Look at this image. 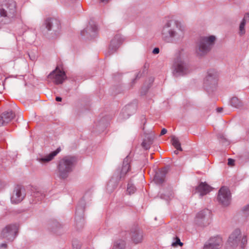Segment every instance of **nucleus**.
I'll return each instance as SVG.
<instances>
[{
  "mask_svg": "<svg viewBox=\"0 0 249 249\" xmlns=\"http://www.w3.org/2000/svg\"><path fill=\"white\" fill-rule=\"evenodd\" d=\"M184 34L181 23L174 19L167 20L161 30L162 38L168 43H177L181 40Z\"/></svg>",
  "mask_w": 249,
  "mask_h": 249,
  "instance_id": "f257e3e1",
  "label": "nucleus"
},
{
  "mask_svg": "<svg viewBox=\"0 0 249 249\" xmlns=\"http://www.w3.org/2000/svg\"><path fill=\"white\" fill-rule=\"evenodd\" d=\"M17 3L14 0H3L0 5V22L11 23L17 17Z\"/></svg>",
  "mask_w": 249,
  "mask_h": 249,
  "instance_id": "f03ea898",
  "label": "nucleus"
},
{
  "mask_svg": "<svg viewBox=\"0 0 249 249\" xmlns=\"http://www.w3.org/2000/svg\"><path fill=\"white\" fill-rule=\"evenodd\" d=\"M130 159L126 157L123 161L121 168L117 169L114 175L107 184V190L109 192H112L117 187L118 182L124 178L125 175L130 170Z\"/></svg>",
  "mask_w": 249,
  "mask_h": 249,
  "instance_id": "7ed1b4c3",
  "label": "nucleus"
},
{
  "mask_svg": "<svg viewBox=\"0 0 249 249\" xmlns=\"http://www.w3.org/2000/svg\"><path fill=\"white\" fill-rule=\"evenodd\" d=\"M76 159L73 156H66L60 160L57 165L58 176L61 179L67 178L72 171Z\"/></svg>",
  "mask_w": 249,
  "mask_h": 249,
  "instance_id": "20e7f679",
  "label": "nucleus"
},
{
  "mask_svg": "<svg viewBox=\"0 0 249 249\" xmlns=\"http://www.w3.org/2000/svg\"><path fill=\"white\" fill-rule=\"evenodd\" d=\"M216 38L214 36H201L198 41L196 52L198 56L206 54L213 46Z\"/></svg>",
  "mask_w": 249,
  "mask_h": 249,
  "instance_id": "39448f33",
  "label": "nucleus"
},
{
  "mask_svg": "<svg viewBox=\"0 0 249 249\" xmlns=\"http://www.w3.org/2000/svg\"><path fill=\"white\" fill-rule=\"evenodd\" d=\"M190 72L188 65L182 60L180 56L178 57L173 65V74L175 77L184 76Z\"/></svg>",
  "mask_w": 249,
  "mask_h": 249,
  "instance_id": "423d86ee",
  "label": "nucleus"
},
{
  "mask_svg": "<svg viewBox=\"0 0 249 249\" xmlns=\"http://www.w3.org/2000/svg\"><path fill=\"white\" fill-rule=\"evenodd\" d=\"M195 221L196 224L201 227L209 225L211 222V211L207 209L200 211L197 213Z\"/></svg>",
  "mask_w": 249,
  "mask_h": 249,
  "instance_id": "0eeeda50",
  "label": "nucleus"
},
{
  "mask_svg": "<svg viewBox=\"0 0 249 249\" xmlns=\"http://www.w3.org/2000/svg\"><path fill=\"white\" fill-rule=\"evenodd\" d=\"M218 202L224 206H228L231 200V192L229 188L222 187L218 191L217 196Z\"/></svg>",
  "mask_w": 249,
  "mask_h": 249,
  "instance_id": "6e6552de",
  "label": "nucleus"
},
{
  "mask_svg": "<svg viewBox=\"0 0 249 249\" xmlns=\"http://www.w3.org/2000/svg\"><path fill=\"white\" fill-rule=\"evenodd\" d=\"M18 232V228L16 225H9L1 231V236L9 241H13Z\"/></svg>",
  "mask_w": 249,
  "mask_h": 249,
  "instance_id": "1a4fd4ad",
  "label": "nucleus"
},
{
  "mask_svg": "<svg viewBox=\"0 0 249 249\" xmlns=\"http://www.w3.org/2000/svg\"><path fill=\"white\" fill-rule=\"evenodd\" d=\"M48 78L53 80L55 84L59 85L63 83L66 79V75L64 71L56 68L49 74Z\"/></svg>",
  "mask_w": 249,
  "mask_h": 249,
  "instance_id": "9d476101",
  "label": "nucleus"
},
{
  "mask_svg": "<svg viewBox=\"0 0 249 249\" xmlns=\"http://www.w3.org/2000/svg\"><path fill=\"white\" fill-rule=\"evenodd\" d=\"M25 196L24 188L21 185H17L15 186L11 197V201L12 203H18L23 199Z\"/></svg>",
  "mask_w": 249,
  "mask_h": 249,
  "instance_id": "9b49d317",
  "label": "nucleus"
},
{
  "mask_svg": "<svg viewBox=\"0 0 249 249\" xmlns=\"http://www.w3.org/2000/svg\"><path fill=\"white\" fill-rule=\"evenodd\" d=\"M222 238L219 236L210 238L204 245V249H218L223 245Z\"/></svg>",
  "mask_w": 249,
  "mask_h": 249,
  "instance_id": "f8f14e48",
  "label": "nucleus"
},
{
  "mask_svg": "<svg viewBox=\"0 0 249 249\" xmlns=\"http://www.w3.org/2000/svg\"><path fill=\"white\" fill-rule=\"evenodd\" d=\"M97 27L94 23H89V24L81 32V36L88 38H92L97 34Z\"/></svg>",
  "mask_w": 249,
  "mask_h": 249,
  "instance_id": "ddd939ff",
  "label": "nucleus"
},
{
  "mask_svg": "<svg viewBox=\"0 0 249 249\" xmlns=\"http://www.w3.org/2000/svg\"><path fill=\"white\" fill-rule=\"evenodd\" d=\"M123 42V39L120 35H116L111 40L109 46L108 54L114 53L120 47Z\"/></svg>",
  "mask_w": 249,
  "mask_h": 249,
  "instance_id": "4468645a",
  "label": "nucleus"
},
{
  "mask_svg": "<svg viewBox=\"0 0 249 249\" xmlns=\"http://www.w3.org/2000/svg\"><path fill=\"white\" fill-rule=\"evenodd\" d=\"M218 75L217 72L213 70H209L208 71V74L204 80V85L205 87L215 86L217 82Z\"/></svg>",
  "mask_w": 249,
  "mask_h": 249,
  "instance_id": "2eb2a0df",
  "label": "nucleus"
},
{
  "mask_svg": "<svg viewBox=\"0 0 249 249\" xmlns=\"http://www.w3.org/2000/svg\"><path fill=\"white\" fill-rule=\"evenodd\" d=\"M130 235L132 241L135 244L142 242L143 239V232L138 226H134L131 228Z\"/></svg>",
  "mask_w": 249,
  "mask_h": 249,
  "instance_id": "dca6fc26",
  "label": "nucleus"
},
{
  "mask_svg": "<svg viewBox=\"0 0 249 249\" xmlns=\"http://www.w3.org/2000/svg\"><path fill=\"white\" fill-rule=\"evenodd\" d=\"M46 28L48 31L57 32L60 28V22L59 20L55 18H48L45 21Z\"/></svg>",
  "mask_w": 249,
  "mask_h": 249,
  "instance_id": "f3484780",
  "label": "nucleus"
},
{
  "mask_svg": "<svg viewBox=\"0 0 249 249\" xmlns=\"http://www.w3.org/2000/svg\"><path fill=\"white\" fill-rule=\"evenodd\" d=\"M241 239L240 231L236 229L230 236L228 239V243L231 247H236L240 243Z\"/></svg>",
  "mask_w": 249,
  "mask_h": 249,
  "instance_id": "a211bd4d",
  "label": "nucleus"
},
{
  "mask_svg": "<svg viewBox=\"0 0 249 249\" xmlns=\"http://www.w3.org/2000/svg\"><path fill=\"white\" fill-rule=\"evenodd\" d=\"M15 117V113L11 110L3 112L0 116V126L7 124Z\"/></svg>",
  "mask_w": 249,
  "mask_h": 249,
  "instance_id": "6ab92c4d",
  "label": "nucleus"
},
{
  "mask_svg": "<svg viewBox=\"0 0 249 249\" xmlns=\"http://www.w3.org/2000/svg\"><path fill=\"white\" fill-rule=\"evenodd\" d=\"M84 206L78 205L76 207L75 212V218L76 220V226L78 228H81L83 226L84 220L83 218V215L84 213Z\"/></svg>",
  "mask_w": 249,
  "mask_h": 249,
  "instance_id": "aec40b11",
  "label": "nucleus"
},
{
  "mask_svg": "<svg viewBox=\"0 0 249 249\" xmlns=\"http://www.w3.org/2000/svg\"><path fill=\"white\" fill-rule=\"evenodd\" d=\"M211 190L212 187L206 182H200L196 187L195 193H199V196L202 197L208 194Z\"/></svg>",
  "mask_w": 249,
  "mask_h": 249,
  "instance_id": "412c9836",
  "label": "nucleus"
},
{
  "mask_svg": "<svg viewBox=\"0 0 249 249\" xmlns=\"http://www.w3.org/2000/svg\"><path fill=\"white\" fill-rule=\"evenodd\" d=\"M137 109L135 104H130L125 106L122 109V114L124 119H127L132 114L134 113Z\"/></svg>",
  "mask_w": 249,
  "mask_h": 249,
  "instance_id": "4be33fe9",
  "label": "nucleus"
},
{
  "mask_svg": "<svg viewBox=\"0 0 249 249\" xmlns=\"http://www.w3.org/2000/svg\"><path fill=\"white\" fill-rule=\"evenodd\" d=\"M168 169L164 167L157 171L154 176V181L157 184H161L164 181Z\"/></svg>",
  "mask_w": 249,
  "mask_h": 249,
  "instance_id": "5701e85b",
  "label": "nucleus"
},
{
  "mask_svg": "<svg viewBox=\"0 0 249 249\" xmlns=\"http://www.w3.org/2000/svg\"><path fill=\"white\" fill-rule=\"evenodd\" d=\"M32 191L30 198L31 203H36L42 200L45 197V195L38 191L37 188H34Z\"/></svg>",
  "mask_w": 249,
  "mask_h": 249,
  "instance_id": "b1692460",
  "label": "nucleus"
},
{
  "mask_svg": "<svg viewBox=\"0 0 249 249\" xmlns=\"http://www.w3.org/2000/svg\"><path fill=\"white\" fill-rule=\"evenodd\" d=\"M155 138L153 134H147L142 143V146L145 150L150 148Z\"/></svg>",
  "mask_w": 249,
  "mask_h": 249,
  "instance_id": "393cba45",
  "label": "nucleus"
},
{
  "mask_svg": "<svg viewBox=\"0 0 249 249\" xmlns=\"http://www.w3.org/2000/svg\"><path fill=\"white\" fill-rule=\"evenodd\" d=\"M60 150L61 149L59 147L57 148L56 150L52 152L48 155L39 159V161L41 162H49L52 160L53 158L60 151Z\"/></svg>",
  "mask_w": 249,
  "mask_h": 249,
  "instance_id": "a878e982",
  "label": "nucleus"
},
{
  "mask_svg": "<svg viewBox=\"0 0 249 249\" xmlns=\"http://www.w3.org/2000/svg\"><path fill=\"white\" fill-rule=\"evenodd\" d=\"M174 193L170 188L164 193L160 192V198L166 200L171 199L174 197Z\"/></svg>",
  "mask_w": 249,
  "mask_h": 249,
  "instance_id": "bb28decb",
  "label": "nucleus"
},
{
  "mask_svg": "<svg viewBox=\"0 0 249 249\" xmlns=\"http://www.w3.org/2000/svg\"><path fill=\"white\" fill-rule=\"evenodd\" d=\"M125 242L123 240H118L114 243L112 249H125Z\"/></svg>",
  "mask_w": 249,
  "mask_h": 249,
  "instance_id": "cd10ccee",
  "label": "nucleus"
},
{
  "mask_svg": "<svg viewBox=\"0 0 249 249\" xmlns=\"http://www.w3.org/2000/svg\"><path fill=\"white\" fill-rule=\"evenodd\" d=\"M171 141L173 145L175 147V148L177 149V150L182 151L180 143L178 138L175 136H171Z\"/></svg>",
  "mask_w": 249,
  "mask_h": 249,
  "instance_id": "c85d7f7f",
  "label": "nucleus"
},
{
  "mask_svg": "<svg viewBox=\"0 0 249 249\" xmlns=\"http://www.w3.org/2000/svg\"><path fill=\"white\" fill-rule=\"evenodd\" d=\"M231 104L232 106L237 108L242 106V101L236 97H233L231 99Z\"/></svg>",
  "mask_w": 249,
  "mask_h": 249,
  "instance_id": "c756f323",
  "label": "nucleus"
},
{
  "mask_svg": "<svg viewBox=\"0 0 249 249\" xmlns=\"http://www.w3.org/2000/svg\"><path fill=\"white\" fill-rule=\"evenodd\" d=\"M136 191V188L135 186L131 183H128L127 185V192L128 193L129 195L131 194H133Z\"/></svg>",
  "mask_w": 249,
  "mask_h": 249,
  "instance_id": "7c9ffc66",
  "label": "nucleus"
},
{
  "mask_svg": "<svg viewBox=\"0 0 249 249\" xmlns=\"http://www.w3.org/2000/svg\"><path fill=\"white\" fill-rule=\"evenodd\" d=\"M174 239L176 240V241L172 243L171 246L172 247H176L178 246L182 247L183 246V244L180 241V239L178 237L176 236Z\"/></svg>",
  "mask_w": 249,
  "mask_h": 249,
  "instance_id": "2f4dec72",
  "label": "nucleus"
},
{
  "mask_svg": "<svg viewBox=\"0 0 249 249\" xmlns=\"http://www.w3.org/2000/svg\"><path fill=\"white\" fill-rule=\"evenodd\" d=\"M246 22L245 21H242L239 26V34L240 35H243L245 33V26Z\"/></svg>",
  "mask_w": 249,
  "mask_h": 249,
  "instance_id": "473e14b6",
  "label": "nucleus"
},
{
  "mask_svg": "<svg viewBox=\"0 0 249 249\" xmlns=\"http://www.w3.org/2000/svg\"><path fill=\"white\" fill-rule=\"evenodd\" d=\"M247 237L246 236H244L242 238V239H241V247L242 248H244V247L245 246V245L247 244Z\"/></svg>",
  "mask_w": 249,
  "mask_h": 249,
  "instance_id": "72a5a7b5",
  "label": "nucleus"
},
{
  "mask_svg": "<svg viewBox=\"0 0 249 249\" xmlns=\"http://www.w3.org/2000/svg\"><path fill=\"white\" fill-rule=\"evenodd\" d=\"M218 138L220 140V141L222 143H224L225 142H227L226 139L224 138V136L222 134H218Z\"/></svg>",
  "mask_w": 249,
  "mask_h": 249,
  "instance_id": "f704fd0d",
  "label": "nucleus"
},
{
  "mask_svg": "<svg viewBox=\"0 0 249 249\" xmlns=\"http://www.w3.org/2000/svg\"><path fill=\"white\" fill-rule=\"evenodd\" d=\"M243 212L245 214H248L249 213V204L244 206L242 209Z\"/></svg>",
  "mask_w": 249,
  "mask_h": 249,
  "instance_id": "c9c22d12",
  "label": "nucleus"
},
{
  "mask_svg": "<svg viewBox=\"0 0 249 249\" xmlns=\"http://www.w3.org/2000/svg\"><path fill=\"white\" fill-rule=\"evenodd\" d=\"M234 160L232 159H228V164L229 165L232 166L234 165Z\"/></svg>",
  "mask_w": 249,
  "mask_h": 249,
  "instance_id": "e433bc0d",
  "label": "nucleus"
},
{
  "mask_svg": "<svg viewBox=\"0 0 249 249\" xmlns=\"http://www.w3.org/2000/svg\"><path fill=\"white\" fill-rule=\"evenodd\" d=\"M247 20H249V14H246L245 15L244 18L243 19V20L242 21H245V22L246 23V21Z\"/></svg>",
  "mask_w": 249,
  "mask_h": 249,
  "instance_id": "4c0bfd02",
  "label": "nucleus"
},
{
  "mask_svg": "<svg viewBox=\"0 0 249 249\" xmlns=\"http://www.w3.org/2000/svg\"><path fill=\"white\" fill-rule=\"evenodd\" d=\"M160 52V49L159 48H155L153 49L152 53L154 54H158Z\"/></svg>",
  "mask_w": 249,
  "mask_h": 249,
  "instance_id": "58836bf2",
  "label": "nucleus"
},
{
  "mask_svg": "<svg viewBox=\"0 0 249 249\" xmlns=\"http://www.w3.org/2000/svg\"><path fill=\"white\" fill-rule=\"evenodd\" d=\"M167 133V130L165 128L162 129L161 132H160V135H163Z\"/></svg>",
  "mask_w": 249,
  "mask_h": 249,
  "instance_id": "ea45409f",
  "label": "nucleus"
},
{
  "mask_svg": "<svg viewBox=\"0 0 249 249\" xmlns=\"http://www.w3.org/2000/svg\"><path fill=\"white\" fill-rule=\"evenodd\" d=\"M7 245L5 243H2V244L0 245V248H5V249H6V248H7Z\"/></svg>",
  "mask_w": 249,
  "mask_h": 249,
  "instance_id": "a19ab883",
  "label": "nucleus"
},
{
  "mask_svg": "<svg viewBox=\"0 0 249 249\" xmlns=\"http://www.w3.org/2000/svg\"><path fill=\"white\" fill-rule=\"evenodd\" d=\"M55 100L57 102H60L62 101V98L60 97H56L55 98Z\"/></svg>",
  "mask_w": 249,
  "mask_h": 249,
  "instance_id": "79ce46f5",
  "label": "nucleus"
},
{
  "mask_svg": "<svg viewBox=\"0 0 249 249\" xmlns=\"http://www.w3.org/2000/svg\"><path fill=\"white\" fill-rule=\"evenodd\" d=\"M141 75H142V74L140 73V72L138 73L137 75H136V79H138V78H139L141 76Z\"/></svg>",
  "mask_w": 249,
  "mask_h": 249,
  "instance_id": "37998d69",
  "label": "nucleus"
},
{
  "mask_svg": "<svg viewBox=\"0 0 249 249\" xmlns=\"http://www.w3.org/2000/svg\"><path fill=\"white\" fill-rule=\"evenodd\" d=\"M101 2L107 3L109 0H100Z\"/></svg>",
  "mask_w": 249,
  "mask_h": 249,
  "instance_id": "c03bdc74",
  "label": "nucleus"
},
{
  "mask_svg": "<svg viewBox=\"0 0 249 249\" xmlns=\"http://www.w3.org/2000/svg\"><path fill=\"white\" fill-rule=\"evenodd\" d=\"M222 110H223V108H222V107H218L217 108V111L218 112H221L222 111Z\"/></svg>",
  "mask_w": 249,
  "mask_h": 249,
  "instance_id": "a18cd8bd",
  "label": "nucleus"
},
{
  "mask_svg": "<svg viewBox=\"0 0 249 249\" xmlns=\"http://www.w3.org/2000/svg\"><path fill=\"white\" fill-rule=\"evenodd\" d=\"M60 226V225L58 223L56 222V227H59Z\"/></svg>",
  "mask_w": 249,
  "mask_h": 249,
  "instance_id": "49530a36",
  "label": "nucleus"
},
{
  "mask_svg": "<svg viewBox=\"0 0 249 249\" xmlns=\"http://www.w3.org/2000/svg\"><path fill=\"white\" fill-rule=\"evenodd\" d=\"M150 82H151V83H152V82H153V81H154L153 78H150Z\"/></svg>",
  "mask_w": 249,
  "mask_h": 249,
  "instance_id": "de8ad7c7",
  "label": "nucleus"
},
{
  "mask_svg": "<svg viewBox=\"0 0 249 249\" xmlns=\"http://www.w3.org/2000/svg\"><path fill=\"white\" fill-rule=\"evenodd\" d=\"M178 150H175V151H174V153H175V154H176V155H177V154H178Z\"/></svg>",
  "mask_w": 249,
  "mask_h": 249,
  "instance_id": "09e8293b",
  "label": "nucleus"
},
{
  "mask_svg": "<svg viewBox=\"0 0 249 249\" xmlns=\"http://www.w3.org/2000/svg\"><path fill=\"white\" fill-rule=\"evenodd\" d=\"M76 249H79V248H76Z\"/></svg>",
  "mask_w": 249,
  "mask_h": 249,
  "instance_id": "8fccbe9b",
  "label": "nucleus"
}]
</instances>
